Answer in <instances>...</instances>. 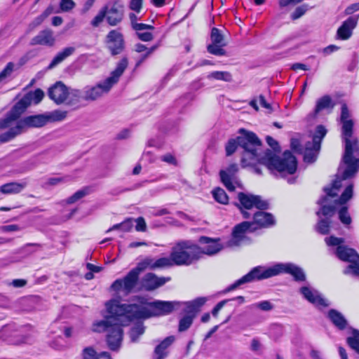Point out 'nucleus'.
Instances as JSON below:
<instances>
[{"mask_svg":"<svg viewBox=\"0 0 359 359\" xmlns=\"http://www.w3.org/2000/svg\"><path fill=\"white\" fill-rule=\"evenodd\" d=\"M133 301L131 304H120L116 300L107 302L106 307L109 315L93 324V332H107L106 341L111 351H118L121 347L123 335L122 326L133 320L169 315L178 304L162 300L148 302L143 296H135Z\"/></svg>","mask_w":359,"mask_h":359,"instance_id":"nucleus-1","label":"nucleus"},{"mask_svg":"<svg viewBox=\"0 0 359 359\" xmlns=\"http://www.w3.org/2000/svg\"><path fill=\"white\" fill-rule=\"evenodd\" d=\"M238 133L239 136L229 140L226 144L225 151L227 156H231L239 147L243 149L241 163L243 167L258 162L271 170L278 171L280 175H292L296 172L297 161L291 152H285V158L280 161L269 149L262 153V143L253 132L241 128Z\"/></svg>","mask_w":359,"mask_h":359,"instance_id":"nucleus-2","label":"nucleus"},{"mask_svg":"<svg viewBox=\"0 0 359 359\" xmlns=\"http://www.w3.org/2000/svg\"><path fill=\"white\" fill-rule=\"evenodd\" d=\"M280 273L290 274L297 282L306 280V274L299 266L292 263H278L267 269L260 266L253 268L249 273L228 286L225 292H231L245 283L266 279Z\"/></svg>","mask_w":359,"mask_h":359,"instance_id":"nucleus-3","label":"nucleus"},{"mask_svg":"<svg viewBox=\"0 0 359 359\" xmlns=\"http://www.w3.org/2000/svg\"><path fill=\"white\" fill-rule=\"evenodd\" d=\"M341 123V135L345 144L341 162L346 165L343 170V178L350 179L359 171V141L357 137H352L353 121L346 120Z\"/></svg>","mask_w":359,"mask_h":359,"instance_id":"nucleus-4","label":"nucleus"},{"mask_svg":"<svg viewBox=\"0 0 359 359\" xmlns=\"http://www.w3.org/2000/svg\"><path fill=\"white\" fill-rule=\"evenodd\" d=\"M128 66V59L123 57L117 64L116 68L111 72L110 76L103 82L97 83L95 86H87L83 90V100L86 101H95L101 97L104 94L109 92L111 88L118 82Z\"/></svg>","mask_w":359,"mask_h":359,"instance_id":"nucleus-5","label":"nucleus"},{"mask_svg":"<svg viewBox=\"0 0 359 359\" xmlns=\"http://www.w3.org/2000/svg\"><path fill=\"white\" fill-rule=\"evenodd\" d=\"M201 247L190 241H182L171 250L170 256L174 265L189 266L200 259Z\"/></svg>","mask_w":359,"mask_h":359,"instance_id":"nucleus-6","label":"nucleus"},{"mask_svg":"<svg viewBox=\"0 0 359 359\" xmlns=\"http://www.w3.org/2000/svg\"><path fill=\"white\" fill-rule=\"evenodd\" d=\"M325 241L329 246H337L335 254L339 259L350 262L344 271L345 274L351 272L359 274V255L355 250L341 245L344 243V238L330 236L325 238Z\"/></svg>","mask_w":359,"mask_h":359,"instance_id":"nucleus-7","label":"nucleus"},{"mask_svg":"<svg viewBox=\"0 0 359 359\" xmlns=\"http://www.w3.org/2000/svg\"><path fill=\"white\" fill-rule=\"evenodd\" d=\"M206 297H197L192 301L180 302L177 301H167L168 302H176L177 304L174 309L170 313H171L173 311L180 308L182 305H184V308L182 309L183 316L179 320L178 331L183 332L187 331L193 324L194 320L196 317L198 312L201 308L207 302Z\"/></svg>","mask_w":359,"mask_h":359,"instance_id":"nucleus-8","label":"nucleus"},{"mask_svg":"<svg viewBox=\"0 0 359 359\" xmlns=\"http://www.w3.org/2000/svg\"><path fill=\"white\" fill-rule=\"evenodd\" d=\"M12 122L10 123V126L4 130L8 142L26 132L29 128L44 126L47 123V118L46 114L31 115L18 119L14 126H12Z\"/></svg>","mask_w":359,"mask_h":359,"instance_id":"nucleus-9","label":"nucleus"},{"mask_svg":"<svg viewBox=\"0 0 359 359\" xmlns=\"http://www.w3.org/2000/svg\"><path fill=\"white\" fill-rule=\"evenodd\" d=\"M341 169L340 166L338 172H340ZM345 180L343 178V172L341 175L337 173L331 187H326L323 189L326 195L320 198L318 202L321 205L320 210L316 212L319 218L331 219L334 215L335 205H330V198H335L337 196V191L341 187V182Z\"/></svg>","mask_w":359,"mask_h":359,"instance_id":"nucleus-10","label":"nucleus"},{"mask_svg":"<svg viewBox=\"0 0 359 359\" xmlns=\"http://www.w3.org/2000/svg\"><path fill=\"white\" fill-rule=\"evenodd\" d=\"M43 97L44 93L40 88L36 89L34 92L27 93L7 113L6 116L4 118L5 120L8 121V124L11 121L18 120L32 102L35 104H39Z\"/></svg>","mask_w":359,"mask_h":359,"instance_id":"nucleus-11","label":"nucleus"},{"mask_svg":"<svg viewBox=\"0 0 359 359\" xmlns=\"http://www.w3.org/2000/svg\"><path fill=\"white\" fill-rule=\"evenodd\" d=\"M238 199L239 201L238 207L243 217L245 219L251 217L252 213L249 211L252 210L254 208L259 210H264L269 208L268 202L263 200L262 198L258 195L240 192L238 194Z\"/></svg>","mask_w":359,"mask_h":359,"instance_id":"nucleus-12","label":"nucleus"},{"mask_svg":"<svg viewBox=\"0 0 359 359\" xmlns=\"http://www.w3.org/2000/svg\"><path fill=\"white\" fill-rule=\"evenodd\" d=\"M139 281V276L135 272L130 270L123 278L116 279L111 285V288L115 292L123 291L124 294L131 293Z\"/></svg>","mask_w":359,"mask_h":359,"instance_id":"nucleus-13","label":"nucleus"},{"mask_svg":"<svg viewBox=\"0 0 359 359\" xmlns=\"http://www.w3.org/2000/svg\"><path fill=\"white\" fill-rule=\"evenodd\" d=\"M106 13V20L110 26H116L120 24L125 13V8L119 1L109 3L104 6Z\"/></svg>","mask_w":359,"mask_h":359,"instance_id":"nucleus-14","label":"nucleus"},{"mask_svg":"<svg viewBox=\"0 0 359 359\" xmlns=\"http://www.w3.org/2000/svg\"><path fill=\"white\" fill-rule=\"evenodd\" d=\"M238 165L236 163L229 165L225 170L219 172L221 181L225 187L230 191H233L236 185L240 186L237 172H238Z\"/></svg>","mask_w":359,"mask_h":359,"instance_id":"nucleus-15","label":"nucleus"},{"mask_svg":"<svg viewBox=\"0 0 359 359\" xmlns=\"http://www.w3.org/2000/svg\"><path fill=\"white\" fill-rule=\"evenodd\" d=\"M257 229V227H252V223L248 221L243 222L233 227L232 237L227 242L228 247H236L241 245V242L245 238L248 232H252Z\"/></svg>","mask_w":359,"mask_h":359,"instance_id":"nucleus-16","label":"nucleus"},{"mask_svg":"<svg viewBox=\"0 0 359 359\" xmlns=\"http://www.w3.org/2000/svg\"><path fill=\"white\" fill-rule=\"evenodd\" d=\"M170 280V277H158L154 273H147L141 278L137 290L153 291Z\"/></svg>","mask_w":359,"mask_h":359,"instance_id":"nucleus-17","label":"nucleus"},{"mask_svg":"<svg viewBox=\"0 0 359 359\" xmlns=\"http://www.w3.org/2000/svg\"><path fill=\"white\" fill-rule=\"evenodd\" d=\"M108 48L112 55L122 53L124 49V39L121 33L117 30H111L107 35Z\"/></svg>","mask_w":359,"mask_h":359,"instance_id":"nucleus-18","label":"nucleus"},{"mask_svg":"<svg viewBox=\"0 0 359 359\" xmlns=\"http://www.w3.org/2000/svg\"><path fill=\"white\" fill-rule=\"evenodd\" d=\"M299 292L305 299L316 306L327 307L329 306L327 300L322 297L319 292L311 287H301Z\"/></svg>","mask_w":359,"mask_h":359,"instance_id":"nucleus-19","label":"nucleus"},{"mask_svg":"<svg viewBox=\"0 0 359 359\" xmlns=\"http://www.w3.org/2000/svg\"><path fill=\"white\" fill-rule=\"evenodd\" d=\"M253 220L252 227L258 228H269L276 223L273 216L269 212L264 211H256L252 214Z\"/></svg>","mask_w":359,"mask_h":359,"instance_id":"nucleus-20","label":"nucleus"},{"mask_svg":"<svg viewBox=\"0 0 359 359\" xmlns=\"http://www.w3.org/2000/svg\"><path fill=\"white\" fill-rule=\"evenodd\" d=\"M67 90V87L61 81H58L48 89V95L57 104H60L65 102Z\"/></svg>","mask_w":359,"mask_h":359,"instance_id":"nucleus-21","label":"nucleus"},{"mask_svg":"<svg viewBox=\"0 0 359 359\" xmlns=\"http://www.w3.org/2000/svg\"><path fill=\"white\" fill-rule=\"evenodd\" d=\"M359 16H351L346 20L337 31V38L341 40L348 39L356 27Z\"/></svg>","mask_w":359,"mask_h":359,"instance_id":"nucleus-22","label":"nucleus"},{"mask_svg":"<svg viewBox=\"0 0 359 359\" xmlns=\"http://www.w3.org/2000/svg\"><path fill=\"white\" fill-rule=\"evenodd\" d=\"M55 37L53 32L49 29L41 31L36 36L31 40L30 44L32 46L41 45L53 46L55 43Z\"/></svg>","mask_w":359,"mask_h":359,"instance_id":"nucleus-23","label":"nucleus"},{"mask_svg":"<svg viewBox=\"0 0 359 359\" xmlns=\"http://www.w3.org/2000/svg\"><path fill=\"white\" fill-rule=\"evenodd\" d=\"M199 242L201 244L206 245L205 247L201 248L200 258L202 255H212L217 253L221 250L219 244L208 237L201 236L199 239Z\"/></svg>","mask_w":359,"mask_h":359,"instance_id":"nucleus-24","label":"nucleus"},{"mask_svg":"<svg viewBox=\"0 0 359 359\" xmlns=\"http://www.w3.org/2000/svg\"><path fill=\"white\" fill-rule=\"evenodd\" d=\"M27 186L25 182H12L0 187V191L4 194H16L21 192Z\"/></svg>","mask_w":359,"mask_h":359,"instance_id":"nucleus-25","label":"nucleus"},{"mask_svg":"<svg viewBox=\"0 0 359 359\" xmlns=\"http://www.w3.org/2000/svg\"><path fill=\"white\" fill-rule=\"evenodd\" d=\"M175 337L169 336L164 339L154 349L155 359H163L168 355L167 348L174 342Z\"/></svg>","mask_w":359,"mask_h":359,"instance_id":"nucleus-26","label":"nucleus"},{"mask_svg":"<svg viewBox=\"0 0 359 359\" xmlns=\"http://www.w3.org/2000/svg\"><path fill=\"white\" fill-rule=\"evenodd\" d=\"M328 318L339 330H344L348 323L344 316L335 309H331L328 312Z\"/></svg>","mask_w":359,"mask_h":359,"instance_id":"nucleus-27","label":"nucleus"},{"mask_svg":"<svg viewBox=\"0 0 359 359\" xmlns=\"http://www.w3.org/2000/svg\"><path fill=\"white\" fill-rule=\"evenodd\" d=\"M326 134L327 130L323 125H318L316 128L312 141L310 142L311 144H312L313 148L317 150H320L321 142Z\"/></svg>","mask_w":359,"mask_h":359,"instance_id":"nucleus-28","label":"nucleus"},{"mask_svg":"<svg viewBox=\"0 0 359 359\" xmlns=\"http://www.w3.org/2000/svg\"><path fill=\"white\" fill-rule=\"evenodd\" d=\"M75 51V48L74 47H67L64 48L62 51L59 52L53 59L51 62L50 63L48 68L52 69L60 62H62L64 60H65L67 57L72 55Z\"/></svg>","mask_w":359,"mask_h":359,"instance_id":"nucleus-29","label":"nucleus"},{"mask_svg":"<svg viewBox=\"0 0 359 359\" xmlns=\"http://www.w3.org/2000/svg\"><path fill=\"white\" fill-rule=\"evenodd\" d=\"M75 51V48L74 47H67L64 48L62 51L59 52L53 59L51 62L50 63L48 68L52 69L60 62H62L64 60H65L67 57L72 55Z\"/></svg>","mask_w":359,"mask_h":359,"instance_id":"nucleus-30","label":"nucleus"},{"mask_svg":"<svg viewBox=\"0 0 359 359\" xmlns=\"http://www.w3.org/2000/svg\"><path fill=\"white\" fill-rule=\"evenodd\" d=\"M332 99L329 95H324L316 101V108L314 109V116H316L320 111L326 109H332Z\"/></svg>","mask_w":359,"mask_h":359,"instance_id":"nucleus-31","label":"nucleus"},{"mask_svg":"<svg viewBox=\"0 0 359 359\" xmlns=\"http://www.w3.org/2000/svg\"><path fill=\"white\" fill-rule=\"evenodd\" d=\"M332 226V222L331 219L320 218L315 226V229L322 235H327L330 233Z\"/></svg>","mask_w":359,"mask_h":359,"instance_id":"nucleus-32","label":"nucleus"},{"mask_svg":"<svg viewBox=\"0 0 359 359\" xmlns=\"http://www.w3.org/2000/svg\"><path fill=\"white\" fill-rule=\"evenodd\" d=\"M81 99H83V94L79 90L72 89L70 91L67 90V97L66 103L69 106H76Z\"/></svg>","mask_w":359,"mask_h":359,"instance_id":"nucleus-33","label":"nucleus"},{"mask_svg":"<svg viewBox=\"0 0 359 359\" xmlns=\"http://www.w3.org/2000/svg\"><path fill=\"white\" fill-rule=\"evenodd\" d=\"M319 150L313 148L312 144L310 142H307L305 145V151L304 154V160L306 163H313L318 156Z\"/></svg>","mask_w":359,"mask_h":359,"instance_id":"nucleus-34","label":"nucleus"},{"mask_svg":"<svg viewBox=\"0 0 359 359\" xmlns=\"http://www.w3.org/2000/svg\"><path fill=\"white\" fill-rule=\"evenodd\" d=\"M17 331L18 329L15 324H8L0 330V339L6 340L9 337L16 336Z\"/></svg>","mask_w":359,"mask_h":359,"instance_id":"nucleus-35","label":"nucleus"},{"mask_svg":"<svg viewBox=\"0 0 359 359\" xmlns=\"http://www.w3.org/2000/svg\"><path fill=\"white\" fill-rule=\"evenodd\" d=\"M353 185L352 184H350L348 185L345 190L341 194V196L334 200V204L335 205H344L348 201H349L352 196H353Z\"/></svg>","mask_w":359,"mask_h":359,"instance_id":"nucleus-36","label":"nucleus"},{"mask_svg":"<svg viewBox=\"0 0 359 359\" xmlns=\"http://www.w3.org/2000/svg\"><path fill=\"white\" fill-rule=\"evenodd\" d=\"M212 194L213 198L217 202L222 204L228 203L229 197L223 189L217 187L212 190Z\"/></svg>","mask_w":359,"mask_h":359,"instance_id":"nucleus-37","label":"nucleus"},{"mask_svg":"<svg viewBox=\"0 0 359 359\" xmlns=\"http://www.w3.org/2000/svg\"><path fill=\"white\" fill-rule=\"evenodd\" d=\"M346 341L348 346L359 354V331L353 330L352 336L348 337Z\"/></svg>","mask_w":359,"mask_h":359,"instance_id":"nucleus-38","label":"nucleus"},{"mask_svg":"<svg viewBox=\"0 0 359 359\" xmlns=\"http://www.w3.org/2000/svg\"><path fill=\"white\" fill-rule=\"evenodd\" d=\"M144 327L142 323H139L133 327L129 332L131 341H137L139 337L144 332Z\"/></svg>","mask_w":359,"mask_h":359,"instance_id":"nucleus-39","label":"nucleus"},{"mask_svg":"<svg viewBox=\"0 0 359 359\" xmlns=\"http://www.w3.org/2000/svg\"><path fill=\"white\" fill-rule=\"evenodd\" d=\"M266 140L267 144H268L271 147V149H273V151H272V150H271V149H270V151H271V152H273V154L275 155L276 158H278V160H280V161H283V159L285 158V156H284L285 153V152H287V151H288V150L285 151L283 153V158H280V157H278V156L276 155V152H280V147H279V145H278V142H277L276 140H275L273 137H270V136H267V137H266ZM267 149H269H269H266L265 150V151H266ZM289 152H290V151H289Z\"/></svg>","mask_w":359,"mask_h":359,"instance_id":"nucleus-40","label":"nucleus"},{"mask_svg":"<svg viewBox=\"0 0 359 359\" xmlns=\"http://www.w3.org/2000/svg\"><path fill=\"white\" fill-rule=\"evenodd\" d=\"M210 39L212 43L221 44L222 46L226 45L224 36L222 34L220 30L217 28L214 27L212 29Z\"/></svg>","mask_w":359,"mask_h":359,"instance_id":"nucleus-41","label":"nucleus"},{"mask_svg":"<svg viewBox=\"0 0 359 359\" xmlns=\"http://www.w3.org/2000/svg\"><path fill=\"white\" fill-rule=\"evenodd\" d=\"M67 111L54 110L52 112H50L48 115H46L47 123L49 121L53 122L61 121L67 117Z\"/></svg>","mask_w":359,"mask_h":359,"instance_id":"nucleus-42","label":"nucleus"},{"mask_svg":"<svg viewBox=\"0 0 359 359\" xmlns=\"http://www.w3.org/2000/svg\"><path fill=\"white\" fill-rule=\"evenodd\" d=\"M208 78L226 82H230L232 81V76L229 72H213L208 75Z\"/></svg>","mask_w":359,"mask_h":359,"instance_id":"nucleus-43","label":"nucleus"},{"mask_svg":"<svg viewBox=\"0 0 359 359\" xmlns=\"http://www.w3.org/2000/svg\"><path fill=\"white\" fill-rule=\"evenodd\" d=\"M88 194H89V188H88V187L83 188L81 190L77 191L72 196L69 197L67 199L66 202L68 204H72V203L76 202L77 201H79V199L83 198Z\"/></svg>","mask_w":359,"mask_h":359,"instance_id":"nucleus-44","label":"nucleus"},{"mask_svg":"<svg viewBox=\"0 0 359 359\" xmlns=\"http://www.w3.org/2000/svg\"><path fill=\"white\" fill-rule=\"evenodd\" d=\"M224 46H222L221 44L211 43L208 46L207 50L210 54L222 56L226 55V51L223 48Z\"/></svg>","mask_w":359,"mask_h":359,"instance_id":"nucleus-45","label":"nucleus"},{"mask_svg":"<svg viewBox=\"0 0 359 359\" xmlns=\"http://www.w3.org/2000/svg\"><path fill=\"white\" fill-rule=\"evenodd\" d=\"M173 265L174 263L172 260L171 256H170V257H161L158 259H155L156 269L167 268L172 266Z\"/></svg>","mask_w":359,"mask_h":359,"instance_id":"nucleus-46","label":"nucleus"},{"mask_svg":"<svg viewBox=\"0 0 359 359\" xmlns=\"http://www.w3.org/2000/svg\"><path fill=\"white\" fill-rule=\"evenodd\" d=\"M339 218L344 224L348 225L351 223L352 219L348 212V208L346 206L342 207L339 210Z\"/></svg>","mask_w":359,"mask_h":359,"instance_id":"nucleus-47","label":"nucleus"},{"mask_svg":"<svg viewBox=\"0 0 359 359\" xmlns=\"http://www.w3.org/2000/svg\"><path fill=\"white\" fill-rule=\"evenodd\" d=\"M309 10V6L306 4L301 5L295 8L294 12L291 14V18L293 20H297L304 15Z\"/></svg>","mask_w":359,"mask_h":359,"instance_id":"nucleus-48","label":"nucleus"},{"mask_svg":"<svg viewBox=\"0 0 359 359\" xmlns=\"http://www.w3.org/2000/svg\"><path fill=\"white\" fill-rule=\"evenodd\" d=\"M104 18H106V13L104 7H102L97 15L93 19L90 24L93 27H97L103 22Z\"/></svg>","mask_w":359,"mask_h":359,"instance_id":"nucleus-49","label":"nucleus"},{"mask_svg":"<svg viewBox=\"0 0 359 359\" xmlns=\"http://www.w3.org/2000/svg\"><path fill=\"white\" fill-rule=\"evenodd\" d=\"M10 126V124L8 123V121L5 120V118H2L0 120V145L2 144H5L8 142L6 139V136L4 134V130Z\"/></svg>","mask_w":359,"mask_h":359,"instance_id":"nucleus-50","label":"nucleus"},{"mask_svg":"<svg viewBox=\"0 0 359 359\" xmlns=\"http://www.w3.org/2000/svg\"><path fill=\"white\" fill-rule=\"evenodd\" d=\"M253 307L264 311H269L273 309L274 306L269 301L265 300L253 304Z\"/></svg>","mask_w":359,"mask_h":359,"instance_id":"nucleus-51","label":"nucleus"},{"mask_svg":"<svg viewBox=\"0 0 359 359\" xmlns=\"http://www.w3.org/2000/svg\"><path fill=\"white\" fill-rule=\"evenodd\" d=\"M14 64L8 62L6 67L0 72V82L9 76L13 71Z\"/></svg>","mask_w":359,"mask_h":359,"instance_id":"nucleus-52","label":"nucleus"},{"mask_svg":"<svg viewBox=\"0 0 359 359\" xmlns=\"http://www.w3.org/2000/svg\"><path fill=\"white\" fill-rule=\"evenodd\" d=\"M75 6V3L73 0H61L60 3V8L64 12H67L73 9Z\"/></svg>","mask_w":359,"mask_h":359,"instance_id":"nucleus-53","label":"nucleus"},{"mask_svg":"<svg viewBox=\"0 0 359 359\" xmlns=\"http://www.w3.org/2000/svg\"><path fill=\"white\" fill-rule=\"evenodd\" d=\"M98 354L93 347H86L83 351V359H95Z\"/></svg>","mask_w":359,"mask_h":359,"instance_id":"nucleus-54","label":"nucleus"},{"mask_svg":"<svg viewBox=\"0 0 359 359\" xmlns=\"http://www.w3.org/2000/svg\"><path fill=\"white\" fill-rule=\"evenodd\" d=\"M161 160L163 162H165L170 165H177V161L175 158V156L170 154V153H167L163 156H161Z\"/></svg>","mask_w":359,"mask_h":359,"instance_id":"nucleus-55","label":"nucleus"},{"mask_svg":"<svg viewBox=\"0 0 359 359\" xmlns=\"http://www.w3.org/2000/svg\"><path fill=\"white\" fill-rule=\"evenodd\" d=\"M350 112L348 110V108L346 104H343L341 105V116L340 120L341 122L346 121V120H351L350 118Z\"/></svg>","mask_w":359,"mask_h":359,"instance_id":"nucleus-56","label":"nucleus"},{"mask_svg":"<svg viewBox=\"0 0 359 359\" xmlns=\"http://www.w3.org/2000/svg\"><path fill=\"white\" fill-rule=\"evenodd\" d=\"M137 225L135 226V229L137 231H145L147 229V224L144 221V219L142 217H138L136 219Z\"/></svg>","mask_w":359,"mask_h":359,"instance_id":"nucleus-57","label":"nucleus"},{"mask_svg":"<svg viewBox=\"0 0 359 359\" xmlns=\"http://www.w3.org/2000/svg\"><path fill=\"white\" fill-rule=\"evenodd\" d=\"M146 269H148V267L144 259H143L142 261L140 262L136 267L133 268L132 271L135 272L136 274L140 276V273L144 271Z\"/></svg>","mask_w":359,"mask_h":359,"instance_id":"nucleus-58","label":"nucleus"},{"mask_svg":"<svg viewBox=\"0 0 359 359\" xmlns=\"http://www.w3.org/2000/svg\"><path fill=\"white\" fill-rule=\"evenodd\" d=\"M142 0H131L130 3V8L137 13L140 11L142 8Z\"/></svg>","mask_w":359,"mask_h":359,"instance_id":"nucleus-59","label":"nucleus"},{"mask_svg":"<svg viewBox=\"0 0 359 359\" xmlns=\"http://www.w3.org/2000/svg\"><path fill=\"white\" fill-rule=\"evenodd\" d=\"M132 27L133 29L137 31L144 29L153 30L154 29V26L144 23H133V26Z\"/></svg>","mask_w":359,"mask_h":359,"instance_id":"nucleus-60","label":"nucleus"},{"mask_svg":"<svg viewBox=\"0 0 359 359\" xmlns=\"http://www.w3.org/2000/svg\"><path fill=\"white\" fill-rule=\"evenodd\" d=\"M22 228L17 224H10L2 226L1 230L4 232H11L21 230Z\"/></svg>","mask_w":359,"mask_h":359,"instance_id":"nucleus-61","label":"nucleus"},{"mask_svg":"<svg viewBox=\"0 0 359 359\" xmlns=\"http://www.w3.org/2000/svg\"><path fill=\"white\" fill-rule=\"evenodd\" d=\"M229 300L225 299L219 302L217 304V305L213 308L212 311V314L214 317H217L219 311L222 309V307L227 303Z\"/></svg>","mask_w":359,"mask_h":359,"instance_id":"nucleus-62","label":"nucleus"},{"mask_svg":"<svg viewBox=\"0 0 359 359\" xmlns=\"http://www.w3.org/2000/svg\"><path fill=\"white\" fill-rule=\"evenodd\" d=\"M359 11V2L353 4L348 6L344 11V13L346 15H351L355 11Z\"/></svg>","mask_w":359,"mask_h":359,"instance_id":"nucleus-63","label":"nucleus"},{"mask_svg":"<svg viewBox=\"0 0 359 359\" xmlns=\"http://www.w3.org/2000/svg\"><path fill=\"white\" fill-rule=\"evenodd\" d=\"M65 182L64 177H51L46 182V186H55L61 182Z\"/></svg>","mask_w":359,"mask_h":359,"instance_id":"nucleus-64","label":"nucleus"}]
</instances>
